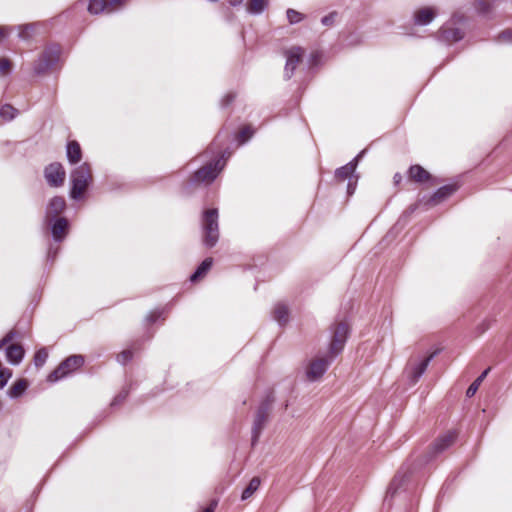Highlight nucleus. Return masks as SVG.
Wrapping results in <instances>:
<instances>
[{"label":"nucleus","mask_w":512,"mask_h":512,"mask_svg":"<svg viewBox=\"0 0 512 512\" xmlns=\"http://www.w3.org/2000/svg\"><path fill=\"white\" fill-rule=\"evenodd\" d=\"M12 30H14L13 27H3V26H0V42L3 39H5L11 33Z\"/></svg>","instance_id":"43"},{"label":"nucleus","mask_w":512,"mask_h":512,"mask_svg":"<svg viewBox=\"0 0 512 512\" xmlns=\"http://www.w3.org/2000/svg\"><path fill=\"white\" fill-rule=\"evenodd\" d=\"M212 258H206L196 269V271L190 276L191 282H196L201 279L212 267Z\"/></svg>","instance_id":"24"},{"label":"nucleus","mask_w":512,"mask_h":512,"mask_svg":"<svg viewBox=\"0 0 512 512\" xmlns=\"http://www.w3.org/2000/svg\"><path fill=\"white\" fill-rule=\"evenodd\" d=\"M437 11L433 7H423L415 11L414 22L416 25L424 26L433 21Z\"/></svg>","instance_id":"17"},{"label":"nucleus","mask_w":512,"mask_h":512,"mask_svg":"<svg viewBox=\"0 0 512 512\" xmlns=\"http://www.w3.org/2000/svg\"><path fill=\"white\" fill-rule=\"evenodd\" d=\"M11 70V61L8 58H0V74L5 75Z\"/></svg>","instance_id":"38"},{"label":"nucleus","mask_w":512,"mask_h":512,"mask_svg":"<svg viewBox=\"0 0 512 512\" xmlns=\"http://www.w3.org/2000/svg\"><path fill=\"white\" fill-rule=\"evenodd\" d=\"M273 318L279 325H285L289 320V309L283 303H278L273 309Z\"/></svg>","instance_id":"22"},{"label":"nucleus","mask_w":512,"mask_h":512,"mask_svg":"<svg viewBox=\"0 0 512 512\" xmlns=\"http://www.w3.org/2000/svg\"><path fill=\"white\" fill-rule=\"evenodd\" d=\"M243 0H229L231 6H239L241 5Z\"/></svg>","instance_id":"49"},{"label":"nucleus","mask_w":512,"mask_h":512,"mask_svg":"<svg viewBox=\"0 0 512 512\" xmlns=\"http://www.w3.org/2000/svg\"><path fill=\"white\" fill-rule=\"evenodd\" d=\"M39 24L37 23H29L25 25H19L17 27H13L18 30V37L21 40H29L32 35L36 32Z\"/></svg>","instance_id":"23"},{"label":"nucleus","mask_w":512,"mask_h":512,"mask_svg":"<svg viewBox=\"0 0 512 512\" xmlns=\"http://www.w3.org/2000/svg\"><path fill=\"white\" fill-rule=\"evenodd\" d=\"M336 15H337L336 12H332V13L324 16L321 19L322 24L325 25V26H331L334 23V21H335Z\"/></svg>","instance_id":"42"},{"label":"nucleus","mask_w":512,"mask_h":512,"mask_svg":"<svg viewBox=\"0 0 512 512\" xmlns=\"http://www.w3.org/2000/svg\"><path fill=\"white\" fill-rule=\"evenodd\" d=\"M393 180H394L395 184H399L402 180V176L399 173H396L393 177Z\"/></svg>","instance_id":"48"},{"label":"nucleus","mask_w":512,"mask_h":512,"mask_svg":"<svg viewBox=\"0 0 512 512\" xmlns=\"http://www.w3.org/2000/svg\"><path fill=\"white\" fill-rule=\"evenodd\" d=\"M133 357V353L131 350H124L117 356V360L119 363L125 365L127 362H129Z\"/></svg>","instance_id":"37"},{"label":"nucleus","mask_w":512,"mask_h":512,"mask_svg":"<svg viewBox=\"0 0 512 512\" xmlns=\"http://www.w3.org/2000/svg\"><path fill=\"white\" fill-rule=\"evenodd\" d=\"M465 17L463 14L457 12L452 16L451 23L445 24L439 31V38L445 42H456L463 38L464 32L459 27L452 25L464 22Z\"/></svg>","instance_id":"8"},{"label":"nucleus","mask_w":512,"mask_h":512,"mask_svg":"<svg viewBox=\"0 0 512 512\" xmlns=\"http://www.w3.org/2000/svg\"><path fill=\"white\" fill-rule=\"evenodd\" d=\"M334 359L335 358H332L328 353L325 355H317L311 359L305 369L306 378L310 382L319 380L327 371Z\"/></svg>","instance_id":"6"},{"label":"nucleus","mask_w":512,"mask_h":512,"mask_svg":"<svg viewBox=\"0 0 512 512\" xmlns=\"http://www.w3.org/2000/svg\"><path fill=\"white\" fill-rule=\"evenodd\" d=\"M162 316V312L160 311H154V312H151L148 316H147V321L149 323H154L156 322L160 317Z\"/></svg>","instance_id":"44"},{"label":"nucleus","mask_w":512,"mask_h":512,"mask_svg":"<svg viewBox=\"0 0 512 512\" xmlns=\"http://www.w3.org/2000/svg\"><path fill=\"white\" fill-rule=\"evenodd\" d=\"M475 8L480 14H486L489 12L490 4L486 0H477Z\"/></svg>","instance_id":"36"},{"label":"nucleus","mask_w":512,"mask_h":512,"mask_svg":"<svg viewBox=\"0 0 512 512\" xmlns=\"http://www.w3.org/2000/svg\"><path fill=\"white\" fill-rule=\"evenodd\" d=\"M48 358V352L46 348L39 349L34 355V364L37 367H41L45 364Z\"/></svg>","instance_id":"32"},{"label":"nucleus","mask_w":512,"mask_h":512,"mask_svg":"<svg viewBox=\"0 0 512 512\" xmlns=\"http://www.w3.org/2000/svg\"><path fill=\"white\" fill-rule=\"evenodd\" d=\"M218 505L217 500H212L206 508L203 509L202 512H214Z\"/></svg>","instance_id":"46"},{"label":"nucleus","mask_w":512,"mask_h":512,"mask_svg":"<svg viewBox=\"0 0 512 512\" xmlns=\"http://www.w3.org/2000/svg\"><path fill=\"white\" fill-rule=\"evenodd\" d=\"M498 41L501 43H512V30H505L500 33Z\"/></svg>","instance_id":"40"},{"label":"nucleus","mask_w":512,"mask_h":512,"mask_svg":"<svg viewBox=\"0 0 512 512\" xmlns=\"http://www.w3.org/2000/svg\"><path fill=\"white\" fill-rule=\"evenodd\" d=\"M304 50L301 47H292L285 51L286 65L284 69V76L286 79H290L298 64L302 61Z\"/></svg>","instance_id":"12"},{"label":"nucleus","mask_w":512,"mask_h":512,"mask_svg":"<svg viewBox=\"0 0 512 512\" xmlns=\"http://www.w3.org/2000/svg\"><path fill=\"white\" fill-rule=\"evenodd\" d=\"M209 152L214 153V152L212 151V148H211V147H210V148H208V150L206 151V153H209Z\"/></svg>","instance_id":"51"},{"label":"nucleus","mask_w":512,"mask_h":512,"mask_svg":"<svg viewBox=\"0 0 512 512\" xmlns=\"http://www.w3.org/2000/svg\"><path fill=\"white\" fill-rule=\"evenodd\" d=\"M458 437V432L455 429L447 431L445 434L441 435L433 444V449L435 453H441L451 445L454 444Z\"/></svg>","instance_id":"16"},{"label":"nucleus","mask_w":512,"mask_h":512,"mask_svg":"<svg viewBox=\"0 0 512 512\" xmlns=\"http://www.w3.org/2000/svg\"><path fill=\"white\" fill-rule=\"evenodd\" d=\"M268 5V0H249L246 5L248 13L253 15L261 14Z\"/></svg>","instance_id":"26"},{"label":"nucleus","mask_w":512,"mask_h":512,"mask_svg":"<svg viewBox=\"0 0 512 512\" xmlns=\"http://www.w3.org/2000/svg\"><path fill=\"white\" fill-rule=\"evenodd\" d=\"M24 357V349L19 344H10L6 348V359L12 365H18Z\"/></svg>","instance_id":"19"},{"label":"nucleus","mask_w":512,"mask_h":512,"mask_svg":"<svg viewBox=\"0 0 512 512\" xmlns=\"http://www.w3.org/2000/svg\"><path fill=\"white\" fill-rule=\"evenodd\" d=\"M51 234L55 242H61L68 231V221L64 217H58L51 221Z\"/></svg>","instance_id":"15"},{"label":"nucleus","mask_w":512,"mask_h":512,"mask_svg":"<svg viewBox=\"0 0 512 512\" xmlns=\"http://www.w3.org/2000/svg\"><path fill=\"white\" fill-rule=\"evenodd\" d=\"M70 180V197L73 200H80L84 196L89 184L92 181L91 166L86 162L77 166L71 171Z\"/></svg>","instance_id":"1"},{"label":"nucleus","mask_w":512,"mask_h":512,"mask_svg":"<svg viewBox=\"0 0 512 512\" xmlns=\"http://www.w3.org/2000/svg\"><path fill=\"white\" fill-rule=\"evenodd\" d=\"M267 418H257L253 425V436H252V444H254L260 435L261 430L265 426Z\"/></svg>","instance_id":"31"},{"label":"nucleus","mask_w":512,"mask_h":512,"mask_svg":"<svg viewBox=\"0 0 512 512\" xmlns=\"http://www.w3.org/2000/svg\"><path fill=\"white\" fill-rule=\"evenodd\" d=\"M16 114L17 110L9 104H5L0 108V116L5 120H12Z\"/></svg>","instance_id":"30"},{"label":"nucleus","mask_w":512,"mask_h":512,"mask_svg":"<svg viewBox=\"0 0 512 512\" xmlns=\"http://www.w3.org/2000/svg\"><path fill=\"white\" fill-rule=\"evenodd\" d=\"M12 377V370L9 368L0 369V389L4 388Z\"/></svg>","instance_id":"35"},{"label":"nucleus","mask_w":512,"mask_h":512,"mask_svg":"<svg viewBox=\"0 0 512 512\" xmlns=\"http://www.w3.org/2000/svg\"><path fill=\"white\" fill-rule=\"evenodd\" d=\"M253 133L254 131L249 126L244 127L237 135L239 144L247 142L253 136Z\"/></svg>","instance_id":"33"},{"label":"nucleus","mask_w":512,"mask_h":512,"mask_svg":"<svg viewBox=\"0 0 512 512\" xmlns=\"http://www.w3.org/2000/svg\"><path fill=\"white\" fill-rule=\"evenodd\" d=\"M274 403V396L268 394L265 399L261 402L258 408L256 416H267L272 410L271 405Z\"/></svg>","instance_id":"29"},{"label":"nucleus","mask_w":512,"mask_h":512,"mask_svg":"<svg viewBox=\"0 0 512 512\" xmlns=\"http://www.w3.org/2000/svg\"><path fill=\"white\" fill-rule=\"evenodd\" d=\"M127 0H89L88 11L91 14L112 13L126 4Z\"/></svg>","instance_id":"11"},{"label":"nucleus","mask_w":512,"mask_h":512,"mask_svg":"<svg viewBox=\"0 0 512 512\" xmlns=\"http://www.w3.org/2000/svg\"><path fill=\"white\" fill-rule=\"evenodd\" d=\"M218 210L216 208L207 209L202 214V233L203 243L206 247H213L219 239Z\"/></svg>","instance_id":"3"},{"label":"nucleus","mask_w":512,"mask_h":512,"mask_svg":"<svg viewBox=\"0 0 512 512\" xmlns=\"http://www.w3.org/2000/svg\"><path fill=\"white\" fill-rule=\"evenodd\" d=\"M261 480L258 476L253 477L248 483L247 487L243 490L241 499H249L260 487Z\"/></svg>","instance_id":"27"},{"label":"nucleus","mask_w":512,"mask_h":512,"mask_svg":"<svg viewBox=\"0 0 512 512\" xmlns=\"http://www.w3.org/2000/svg\"><path fill=\"white\" fill-rule=\"evenodd\" d=\"M457 190L456 185H445L440 187L428 200V204L437 205L450 197Z\"/></svg>","instance_id":"18"},{"label":"nucleus","mask_w":512,"mask_h":512,"mask_svg":"<svg viewBox=\"0 0 512 512\" xmlns=\"http://www.w3.org/2000/svg\"><path fill=\"white\" fill-rule=\"evenodd\" d=\"M409 176L416 182H424L430 178V174L419 165H414L410 167Z\"/></svg>","instance_id":"25"},{"label":"nucleus","mask_w":512,"mask_h":512,"mask_svg":"<svg viewBox=\"0 0 512 512\" xmlns=\"http://www.w3.org/2000/svg\"><path fill=\"white\" fill-rule=\"evenodd\" d=\"M436 355V352L430 354L428 357L419 360L418 362L410 361L406 367V374L409 379L410 385H415L421 376L425 373L431 360Z\"/></svg>","instance_id":"10"},{"label":"nucleus","mask_w":512,"mask_h":512,"mask_svg":"<svg viewBox=\"0 0 512 512\" xmlns=\"http://www.w3.org/2000/svg\"><path fill=\"white\" fill-rule=\"evenodd\" d=\"M66 207V202L63 197L55 196L53 197L45 211V223H51V221L55 218H58L57 216L63 212V210Z\"/></svg>","instance_id":"14"},{"label":"nucleus","mask_w":512,"mask_h":512,"mask_svg":"<svg viewBox=\"0 0 512 512\" xmlns=\"http://www.w3.org/2000/svg\"><path fill=\"white\" fill-rule=\"evenodd\" d=\"M58 250H59L58 246L57 247L50 246V248L48 250V253H47L48 260H52L53 261L56 258Z\"/></svg>","instance_id":"45"},{"label":"nucleus","mask_w":512,"mask_h":512,"mask_svg":"<svg viewBox=\"0 0 512 512\" xmlns=\"http://www.w3.org/2000/svg\"><path fill=\"white\" fill-rule=\"evenodd\" d=\"M84 364V358L81 355H71L67 357L49 376L51 380H59Z\"/></svg>","instance_id":"9"},{"label":"nucleus","mask_w":512,"mask_h":512,"mask_svg":"<svg viewBox=\"0 0 512 512\" xmlns=\"http://www.w3.org/2000/svg\"><path fill=\"white\" fill-rule=\"evenodd\" d=\"M229 156V152H224L220 158L211 161L198 169L190 179L191 184L212 183L225 167L226 160Z\"/></svg>","instance_id":"2"},{"label":"nucleus","mask_w":512,"mask_h":512,"mask_svg":"<svg viewBox=\"0 0 512 512\" xmlns=\"http://www.w3.org/2000/svg\"><path fill=\"white\" fill-rule=\"evenodd\" d=\"M235 98V95L230 93L222 99V106H228Z\"/></svg>","instance_id":"47"},{"label":"nucleus","mask_w":512,"mask_h":512,"mask_svg":"<svg viewBox=\"0 0 512 512\" xmlns=\"http://www.w3.org/2000/svg\"><path fill=\"white\" fill-rule=\"evenodd\" d=\"M286 14L290 24L299 23L303 19V15L294 9H288Z\"/></svg>","instance_id":"34"},{"label":"nucleus","mask_w":512,"mask_h":512,"mask_svg":"<svg viewBox=\"0 0 512 512\" xmlns=\"http://www.w3.org/2000/svg\"><path fill=\"white\" fill-rule=\"evenodd\" d=\"M365 150L361 151L352 161L347 163L346 165L338 168L335 171V177L340 180H348L347 184V193L352 195L355 191L357 185V177L354 175L356 167L360 158L364 155Z\"/></svg>","instance_id":"7"},{"label":"nucleus","mask_w":512,"mask_h":512,"mask_svg":"<svg viewBox=\"0 0 512 512\" xmlns=\"http://www.w3.org/2000/svg\"><path fill=\"white\" fill-rule=\"evenodd\" d=\"M68 161L71 164L78 163L82 158V151L77 141H69L66 147Z\"/></svg>","instance_id":"21"},{"label":"nucleus","mask_w":512,"mask_h":512,"mask_svg":"<svg viewBox=\"0 0 512 512\" xmlns=\"http://www.w3.org/2000/svg\"><path fill=\"white\" fill-rule=\"evenodd\" d=\"M65 170L63 166L58 163H51L45 168L44 176L47 183L52 187H59L64 183Z\"/></svg>","instance_id":"13"},{"label":"nucleus","mask_w":512,"mask_h":512,"mask_svg":"<svg viewBox=\"0 0 512 512\" xmlns=\"http://www.w3.org/2000/svg\"><path fill=\"white\" fill-rule=\"evenodd\" d=\"M61 47L58 44H49L45 47L38 60L34 64V72L42 75L53 69L60 61Z\"/></svg>","instance_id":"4"},{"label":"nucleus","mask_w":512,"mask_h":512,"mask_svg":"<svg viewBox=\"0 0 512 512\" xmlns=\"http://www.w3.org/2000/svg\"><path fill=\"white\" fill-rule=\"evenodd\" d=\"M15 334L14 331H10L0 340V350L14 339Z\"/></svg>","instance_id":"41"},{"label":"nucleus","mask_w":512,"mask_h":512,"mask_svg":"<svg viewBox=\"0 0 512 512\" xmlns=\"http://www.w3.org/2000/svg\"><path fill=\"white\" fill-rule=\"evenodd\" d=\"M349 331V325L344 321L337 322L331 327V339L327 353L330 354L332 358H336L343 351L349 336Z\"/></svg>","instance_id":"5"},{"label":"nucleus","mask_w":512,"mask_h":512,"mask_svg":"<svg viewBox=\"0 0 512 512\" xmlns=\"http://www.w3.org/2000/svg\"><path fill=\"white\" fill-rule=\"evenodd\" d=\"M29 387V381L25 378L18 379L11 387L7 390V395L11 399H18L24 395L27 388Z\"/></svg>","instance_id":"20"},{"label":"nucleus","mask_w":512,"mask_h":512,"mask_svg":"<svg viewBox=\"0 0 512 512\" xmlns=\"http://www.w3.org/2000/svg\"><path fill=\"white\" fill-rule=\"evenodd\" d=\"M488 328H489V324H487V323H483V324L479 327V329H480V333L485 332Z\"/></svg>","instance_id":"50"},{"label":"nucleus","mask_w":512,"mask_h":512,"mask_svg":"<svg viewBox=\"0 0 512 512\" xmlns=\"http://www.w3.org/2000/svg\"><path fill=\"white\" fill-rule=\"evenodd\" d=\"M490 371V368H487L486 370H484L473 382L472 384L468 387L467 391H466V396L471 398L473 397L477 390L479 389L481 383L483 382V380L487 377L488 373Z\"/></svg>","instance_id":"28"},{"label":"nucleus","mask_w":512,"mask_h":512,"mask_svg":"<svg viewBox=\"0 0 512 512\" xmlns=\"http://www.w3.org/2000/svg\"><path fill=\"white\" fill-rule=\"evenodd\" d=\"M128 393L129 391L126 388L122 389V391L113 399L111 405L116 406L121 404L128 396Z\"/></svg>","instance_id":"39"}]
</instances>
